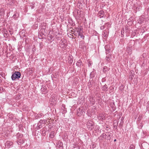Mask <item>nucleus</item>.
<instances>
[{
  "instance_id": "20",
  "label": "nucleus",
  "mask_w": 149,
  "mask_h": 149,
  "mask_svg": "<svg viewBox=\"0 0 149 149\" xmlns=\"http://www.w3.org/2000/svg\"><path fill=\"white\" fill-rule=\"evenodd\" d=\"M142 118V116H140V115L139 116V117L138 118V120L137 121V123L138 124L140 123L141 120Z\"/></svg>"
},
{
  "instance_id": "5",
  "label": "nucleus",
  "mask_w": 149,
  "mask_h": 149,
  "mask_svg": "<svg viewBox=\"0 0 149 149\" xmlns=\"http://www.w3.org/2000/svg\"><path fill=\"white\" fill-rule=\"evenodd\" d=\"M98 119L100 120H103L105 119L104 114L103 113H99L97 116Z\"/></svg>"
},
{
  "instance_id": "40",
  "label": "nucleus",
  "mask_w": 149,
  "mask_h": 149,
  "mask_svg": "<svg viewBox=\"0 0 149 149\" xmlns=\"http://www.w3.org/2000/svg\"><path fill=\"white\" fill-rule=\"evenodd\" d=\"M3 90V88L2 87H0V92H2Z\"/></svg>"
},
{
  "instance_id": "58",
  "label": "nucleus",
  "mask_w": 149,
  "mask_h": 149,
  "mask_svg": "<svg viewBox=\"0 0 149 149\" xmlns=\"http://www.w3.org/2000/svg\"><path fill=\"white\" fill-rule=\"evenodd\" d=\"M121 33H122V31H121Z\"/></svg>"
},
{
  "instance_id": "31",
  "label": "nucleus",
  "mask_w": 149,
  "mask_h": 149,
  "mask_svg": "<svg viewBox=\"0 0 149 149\" xmlns=\"http://www.w3.org/2000/svg\"><path fill=\"white\" fill-rule=\"evenodd\" d=\"M118 123L117 122V123H116V124L115 125V123L114 122L113 123L114 125L113 126V127L114 128H116V129L117 128V125H118Z\"/></svg>"
},
{
  "instance_id": "18",
  "label": "nucleus",
  "mask_w": 149,
  "mask_h": 149,
  "mask_svg": "<svg viewBox=\"0 0 149 149\" xmlns=\"http://www.w3.org/2000/svg\"><path fill=\"white\" fill-rule=\"evenodd\" d=\"M132 49L127 47L126 51L128 54H131L132 53Z\"/></svg>"
},
{
  "instance_id": "22",
  "label": "nucleus",
  "mask_w": 149,
  "mask_h": 149,
  "mask_svg": "<svg viewBox=\"0 0 149 149\" xmlns=\"http://www.w3.org/2000/svg\"><path fill=\"white\" fill-rule=\"evenodd\" d=\"M123 121L122 119L119 125H118V127L120 128H121L122 127H123Z\"/></svg>"
},
{
  "instance_id": "56",
  "label": "nucleus",
  "mask_w": 149,
  "mask_h": 149,
  "mask_svg": "<svg viewBox=\"0 0 149 149\" xmlns=\"http://www.w3.org/2000/svg\"><path fill=\"white\" fill-rule=\"evenodd\" d=\"M80 46H81V45H79V47H80Z\"/></svg>"
},
{
  "instance_id": "48",
  "label": "nucleus",
  "mask_w": 149,
  "mask_h": 149,
  "mask_svg": "<svg viewBox=\"0 0 149 149\" xmlns=\"http://www.w3.org/2000/svg\"><path fill=\"white\" fill-rule=\"evenodd\" d=\"M91 65V63H89L88 66H89L90 65Z\"/></svg>"
},
{
  "instance_id": "35",
  "label": "nucleus",
  "mask_w": 149,
  "mask_h": 149,
  "mask_svg": "<svg viewBox=\"0 0 149 149\" xmlns=\"http://www.w3.org/2000/svg\"><path fill=\"white\" fill-rule=\"evenodd\" d=\"M107 46H105V47L106 51L107 52H109V51L110 50V49H107Z\"/></svg>"
},
{
  "instance_id": "13",
  "label": "nucleus",
  "mask_w": 149,
  "mask_h": 149,
  "mask_svg": "<svg viewBox=\"0 0 149 149\" xmlns=\"http://www.w3.org/2000/svg\"><path fill=\"white\" fill-rule=\"evenodd\" d=\"M76 65L78 67H81V66L83 65V63L81 61L79 60L76 63Z\"/></svg>"
},
{
  "instance_id": "54",
  "label": "nucleus",
  "mask_w": 149,
  "mask_h": 149,
  "mask_svg": "<svg viewBox=\"0 0 149 149\" xmlns=\"http://www.w3.org/2000/svg\"><path fill=\"white\" fill-rule=\"evenodd\" d=\"M71 31H72V32H74V31H73V30Z\"/></svg>"
},
{
  "instance_id": "23",
  "label": "nucleus",
  "mask_w": 149,
  "mask_h": 149,
  "mask_svg": "<svg viewBox=\"0 0 149 149\" xmlns=\"http://www.w3.org/2000/svg\"><path fill=\"white\" fill-rule=\"evenodd\" d=\"M47 120H41L39 121V123L40 124H45L46 123V122H47Z\"/></svg>"
},
{
  "instance_id": "26",
  "label": "nucleus",
  "mask_w": 149,
  "mask_h": 149,
  "mask_svg": "<svg viewBox=\"0 0 149 149\" xmlns=\"http://www.w3.org/2000/svg\"><path fill=\"white\" fill-rule=\"evenodd\" d=\"M4 10L3 8H1L0 10V15H2L4 14Z\"/></svg>"
},
{
  "instance_id": "4",
  "label": "nucleus",
  "mask_w": 149,
  "mask_h": 149,
  "mask_svg": "<svg viewBox=\"0 0 149 149\" xmlns=\"http://www.w3.org/2000/svg\"><path fill=\"white\" fill-rule=\"evenodd\" d=\"M87 125L88 128H91V129L92 127L93 128L94 126L93 122L91 120L87 122Z\"/></svg>"
},
{
  "instance_id": "34",
  "label": "nucleus",
  "mask_w": 149,
  "mask_h": 149,
  "mask_svg": "<svg viewBox=\"0 0 149 149\" xmlns=\"http://www.w3.org/2000/svg\"><path fill=\"white\" fill-rule=\"evenodd\" d=\"M52 133V134H49L50 137L51 138H52L54 137V133L53 132Z\"/></svg>"
},
{
  "instance_id": "17",
  "label": "nucleus",
  "mask_w": 149,
  "mask_h": 149,
  "mask_svg": "<svg viewBox=\"0 0 149 149\" xmlns=\"http://www.w3.org/2000/svg\"><path fill=\"white\" fill-rule=\"evenodd\" d=\"M108 87L107 86V85L106 84H105V85H104L102 88V90L104 91H108Z\"/></svg>"
},
{
  "instance_id": "8",
  "label": "nucleus",
  "mask_w": 149,
  "mask_h": 149,
  "mask_svg": "<svg viewBox=\"0 0 149 149\" xmlns=\"http://www.w3.org/2000/svg\"><path fill=\"white\" fill-rule=\"evenodd\" d=\"M83 114V108L82 107H80L77 110V115L78 116H80Z\"/></svg>"
},
{
  "instance_id": "51",
  "label": "nucleus",
  "mask_w": 149,
  "mask_h": 149,
  "mask_svg": "<svg viewBox=\"0 0 149 149\" xmlns=\"http://www.w3.org/2000/svg\"><path fill=\"white\" fill-rule=\"evenodd\" d=\"M56 39H58V38H58V37H56Z\"/></svg>"
},
{
  "instance_id": "21",
  "label": "nucleus",
  "mask_w": 149,
  "mask_h": 149,
  "mask_svg": "<svg viewBox=\"0 0 149 149\" xmlns=\"http://www.w3.org/2000/svg\"><path fill=\"white\" fill-rule=\"evenodd\" d=\"M95 73L94 72H91L90 74V78H93L95 77Z\"/></svg>"
},
{
  "instance_id": "6",
  "label": "nucleus",
  "mask_w": 149,
  "mask_h": 149,
  "mask_svg": "<svg viewBox=\"0 0 149 149\" xmlns=\"http://www.w3.org/2000/svg\"><path fill=\"white\" fill-rule=\"evenodd\" d=\"M13 142L12 141H6V146L8 148H9L13 145Z\"/></svg>"
},
{
  "instance_id": "10",
  "label": "nucleus",
  "mask_w": 149,
  "mask_h": 149,
  "mask_svg": "<svg viewBox=\"0 0 149 149\" xmlns=\"http://www.w3.org/2000/svg\"><path fill=\"white\" fill-rule=\"evenodd\" d=\"M81 29L80 28H75V31L74 30V33H75L76 32L78 33V34H80L81 33Z\"/></svg>"
},
{
  "instance_id": "38",
  "label": "nucleus",
  "mask_w": 149,
  "mask_h": 149,
  "mask_svg": "<svg viewBox=\"0 0 149 149\" xmlns=\"http://www.w3.org/2000/svg\"><path fill=\"white\" fill-rule=\"evenodd\" d=\"M46 26L45 25L42 26H41L42 29H43V30L45 29H46Z\"/></svg>"
},
{
  "instance_id": "12",
  "label": "nucleus",
  "mask_w": 149,
  "mask_h": 149,
  "mask_svg": "<svg viewBox=\"0 0 149 149\" xmlns=\"http://www.w3.org/2000/svg\"><path fill=\"white\" fill-rule=\"evenodd\" d=\"M17 143L19 145H21L24 143V141L22 138L18 139L17 141Z\"/></svg>"
},
{
  "instance_id": "2",
  "label": "nucleus",
  "mask_w": 149,
  "mask_h": 149,
  "mask_svg": "<svg viewBox=\"0 0 149 149\" xmlns=\"http://www.w3.org/2000/svg\"><path fill=\"white\" fill-rule=\"evenodd\" d=\"M21 76V73L18 71H15L12 75L11 78L12 80L14 81L16 79H19Z\"/></svg>"
},
{
  "instance_id": "36",
  "label": "nucleus",
  "mask_w": 149,
  "mask_h": 149,
  "mask_svg": "<svg viewBox=\"0 0 149 149\" xmlns=\"http://www.w3.org/2000/svg\"><path fill=\"white\" fill-rule=\"evenodd\" d=\"M145 144H146V145H147V146H148V145L147 143H142L141 144L142 147L143 148V147H144V146L145 145Z\"/></svg>"
},
{
  "instance_id": "9",
  "label": "nucleus",
  "mask_w": 149,
  "mask_h": 149,
  "mask_svg": "<svg viewBox=\"0 0 149 149\" xmlns=\"http://www.w3.org/2000/svg\"><path fill=\"white\" fill-rule=\"evenodd\" d=\"M134 42L133 41L131 40L128 44L127 47L132 49L133 46H134Z\"/></svg>"
},
{
  "instance_id": "28",
  "label": "nucleus",
  "mask_w": 149,
  "mask_h": 149,
  "mask_svg": "<svg viewBox=\"0 0 149 149\" xmlns=\"http://www.w3.org/2000/svg\"><path fill=\"white\" fill-rule=\"evenodd\" d=\"M42 125L40 124L39 125L38 124L37 127H36V129H37V130H39L41 128H42Z\"/></svg>"
},
{
  "instance_id": "14",
  "label": "nucleus",
  "mask_w": 149,
  "mask_h": 149,
  "mask_svg": "<svg viewBox=\"0 0 149 149\" xmlns=\"http://www.w3.org/2000/svg\"><path fill=\"white\" fill-rule=\"evenodd\" d=\"M41 91L44 93H46L47 92V90L46 86H42L41 89Z\"/></svg>"
},
{
  "instance_id": "15",
  "label": "nucleus",
  "mask_w": 149,
  "mask_h": 149,
  "mask_svg": "<svg viewBox=\"0 0 149 149\" xmlns=\"http://www.w3.org/2000/svg\"><path fill=\"white\" fill-rule=\"evenodd\" d=\"M103 36L105 38H107L108 36V33L107 30H105L103 31Z\"/></svg>"
},
{
  "instance_id": "43",
  "label": "nucleus",
  "mask_w": 149,
  "mask_h": 149,
  "mask_svg": "<svg viewBox=\"0 0 149 149\" xmlns=\"http://www.w3.org/2000/svg\"><path fill=\"white\" fill-rule=\"evenodd\" d=\"M49 37L51 39L53 38L52 36L51 35H49Z\"/></svg>"
},
{
  "instance_id": "44",
  "label": "nucleus",
  "mask_w": 149,
  "mask_h": 149,
  "mask_svg": "<svg viewBox=\"0 0 149 149\" xmlns=\"http://www.w3.org/2000/svg\"><path fill=\"white\" fill-rule=\"evenodd\" d=\"M16 16V14H14L13 17V18H15Z\"/></svg>"
},
{
  "instance_id": "37",
  "label": "nucleus",
  "mask_w": 149,
  "mask_h": 149,
  "mask_svg": "<svg viewBox=\"0 0 149 149\" xmlns=\"http://www.w3.org/2000/svg\"><path fill=\"white\" fill-rule=\"evenodd\" d=\"M105 28V26L104 25L100 27V29L101 30H103Z\"/></svg>"
},
{
  "instance_id": "29",
  "label": "nucleus",
  "mask_w": 149,
  "mask_h": 149,
  "mask_svg": "<svg viewBox=\"0 0 149 149\" xmlns=\"http://www.w3.org/2000/svg\"><path fill=\"white\" fill-rule=\"evenodd\" d=\"M107 70H108V68L106 66H105V67H104L103 68V70L104 73H105L107 72Z\"/></svg>"
},
{
  "instance_id": "16",
  "label": "nucleus",
  "mask_w": 149,
  "mask_h": 149,
  "mask_svg": "<svg viewBox=\"0 0 149 149\" xmlns=\"http://www.w3.org/2000/svg\"><path fill=\"white\" fill-rule=\"evenodd\" d=\"M16 136L17 139H22L23 138V135L22 134H21L19 132L17 133L16 134Z\"/></svg>"
},
{
  "instance_id": "42",
  "label": "nucleus",
  "mask_w": 149,
  "mask_h": 149,
  "mask_svg": "<svg viewBox=\"0 0 149 149\" xmlns=\"http://www.w3.org/2000/svg\"><path fill=\"white\" fill-rule=\"evenodd\" d=\"M69 22L71 24V25L72 26L73 25V22L72 20H71L70 21H69Z\"/></svg>"
},
{
  "instance_id": "52",
  "label": "nucleus",
  "mask_w": 149,
  "mask_h": 149,
  "mask_svg": "<svg viewBox=\"0 0 149 149\" xmlns=\"http://www.w3.org/2000/svg\"><path fill=\"white\" fill-rule=\"evenodd\" d=\"M122 119L123 120V117H122V118H121V120H122Z\"/></svg>"
},
{
  "instance_id": "45",
  "label": "nucleus",
  "mask_w": 149,
  "mask_h": 149,
  "mask_svg": "<svg viewBox=\"0 0 149 149\" xmlns=\"http://www.w3.org/2000/svg\"><path fill=\"white\" fill-rule=\"evenodd\" d=\"M112 88H113V87L111 86H110L109 88V89H110L111 90Z\"/></svg>"
},
{
  "instance_id": "33",
  "label": "nucleus",
  "mask_w": 149,
  "mask_h": 149,
  "mask_svg": "<svg viewBox=\"0 0 149 149\" xmlns=\"http://www.w3.org/2000/svg\"><path fill=\"white\" fill-rule=\"evenodd\" d=\"M105 25L108 27H110V24L109 22H107L105 24Z\"/></svg>"
},
{
  "instance_id": "1",
  "label": "nucleus",
  "mask_w": 149,
  "mask_h": 149,
  "mask_svg": "<svg viewBox=\"0 0 149 149\" xmlns=\"http://www.w3.org/2000/svg\"><path fill=\"white\" fill-rule=\"evenodd\" d=\"M111 133L109 132H106L105 133L102 134L100 137L102 138V139L110 140L111 138Z\"/></svg>"
},
{
  "instance_id": "19",
  "label": "nucleus",
  "mask_w": 149,
  "mask_h": 149,
  "mask_svg": "<svg viewBox=\"0 0 149 149\" xmlns=\"http://www.w3.org/2000/svg\"><path fill=\"white\" fill-rule=\"evenodd\" d=\"M134 71H130V76L129 78L132 79L133 77H134Z\"/></svg>"
},
{
  "instance_id": "41",
  "label": "nucleus",
  "mask_w": 149,
  "mask_h": 149,
  "mask_svg": "<svg viewBox=\"0 0 149 149\" xmlns=\"http://www.w3.org/2000/svg\"><path fill=\"white\" fill-rule=\"evenodd\" d=\"M124 40L123 39H122L120 40V42H122V43L123 42H124Z\"/></svg>"
},
{
  "instance_id": "27",
  "label": "nucleus",
  "mask_w": 149,
  "mask_h": 149,
  "mask_svg": "<svg viewBox=\"0 0 149 149\" xmlns=\"http://www.w3.org/2000/svg\"><path fill=\"white\" fill-rule=\"evenodd\" d=\"M75 14H76V15L78 16H79V15H80V11H79V10H77V11H75Z\"/></svg>"
},
{
  "instance_id": "50",
  "label": "nucleus",
  "mask_w": 149,
  "mask_h": 149,
  "mask_svg": "<svg viewBox=\"0 0 149 149\" xmlns=\"http://www.w3.org/2000/svg\"><path fill=\"white\" fill-rule=\"evenodd\" d=\"M115 108L113 109V111H115Z\"/></svg>"
},
{
  "instance_id": "32",
  "label": "nucleus",
  "mask_w": 149,
  "mask_h": 149,
  "mask_svg": "<svg viewBox=\"0 0 149 149\" xmlns=\"http://www.w3.org/2000/svg\"><path fill=\"white\" fill-rule=\"evenodd\" d=\"M119 89L120 90L122 91L123 90V86L120 87H119Z\"/></svg>"
},
{
  "instance_id": "47",
  "label": "nucleus",
  "mask_w": 149,
  "mask_h": 149,
  "mask_svg": "<svg viewBox=\"0 0 149 149\" xmlns=\"http://www.w3.org/2000/svg\"><path fill=\"white\" fill-rule=\"evenodd\" d=\"M32 7H31V8L32 9H33L34 8V6H31Z\"/></svg>"
},
{
  "instance_id": "55",
  "label": "nucleus",
  "mask_w": 149,
  "mask_h": 149,
  "mask_svg": "<svg viewBox=\"0 0 149 149\" xmlns=\"http://www.w3.org/2000/svg\"><path fill=\"white\" fill-rule=\"evenodd\" d=\"M62 144V143H61V144ZM60 145H61V144Z\"/></svg>"
},
{
  "instance_id": "57",
  "label": "nucleus",
  "mask_w": 149,
  "mask_h": 149,
  "mask_svg": "<svg viewBox=\"0 0 149 149\" xmlns=\"http://www.w3.org/2000/svg\"><path fill=\"white\" fill-rule=\"evenodd\" d=\"M50 123V122H49V123Z\"/></svg>"
},
{
  "instance_id": "49",
  "label": "nucleus",
  "mask_w": 149,
  "mask_h": 149,
  "mask_svg": "<svg viewBox=\"0 0 149 149\" xmlns=\"http://www.w3.org/2000/svg\"><path fill=\"white\" fill-rule=\"evenodd\" d=\"M116 141V139H115L114 140V142H115V141Z\"/></svg>"
},
{
  "instance_id": "3",
  "label": "nucleus",
  "mask_w": 149,
  "mask_h": 149,
  "mask_svg": "<svg viewBox=\"0 0 149 149\" xmlns=\"http://www.w3.org/2000/svg\"><path fill=\"white\" fill-rule=\"evenodd\" d=\"M104 11L103 10H101L98 12L97 15V16L101 18L104 17Z\"/></svg>"
},
{
  "instance_id": "24",
  "label": "nucleus",
  "mask_w": 149,
  "mask_h": 149,
  "mask_svg": "<svg viewBox=\"0 0 149 149\" xmlns=\"http://www.w3.org/2000/svg\"><path fill=\"white\" fill-rule=\"evenodd\" d=\"M72 62H73V59L70 57H69V58H68V62L70 64H72Z\"/></svg>"
},
{
  "instance_id": "30",
  "label": "nucleus",
  "mask_w": 149,
  "mask_h": 149,
  "mask_svg": "<svg viewBox=\"0 0 149 149\" xmlns=\"http://www.w3.org/2000/svg\"><path fill=\"white\" fill-rule=\"evenodd\" d=\"M78 36H80V37L81 38H82V39H84V36L82 34L81 32V33H80V34H78Z\"/></svg>"
},
{
  "instance_id": "11",
  "label": "nucleus",
  "mask_w": 149,
  "mask_h": 149,
  "mask_svg": "<svg viewBox=\"0 0 149 149\" xmlns=\"http://www.w3.org/2000/svg\"><path fill=\"white\" fill-rule=\"evenodd\" d=\"M42 116H44V115L42 113H39L38 114L35 115V118L36 119H38L41 118Z\"/></svg>"
},
{
  "instance_id": "46",
  "label": "nucleus",
  "mask_w": 149,
  "mask_h": 149,
  "mask_svg": "<svg viewBox=\"0 0 149 149\" xmlns=\"http://www.w3.org/2000/svg\"><path fill=\"white\" fill-rule=\"evenodd\" d=\"M74 35L75 36H77V33H75L74 34Z\"/></svg>"
},
{
  "instance_id": "25",
  "label": "nucleus",
  "mask_w": 149,
  "mask_h": 149,
  "mask_svg": "<svg viewBox=\"0 0 149 149\" xmlns=\"http://www.w3.org/2000/svg\"><path fill=\"white\" fill-rule=\"evenodd\" d=\"M110 56H107L105 58V60L107 62H109L110 61Z\"/></svg>"
},
{
  "instance_id": "53",
  "label": "nucleus",
  "mask_w": 149,
  "mask_h": 149,
  "mask_svg": "<svg viewBox=\"0 0 149 149\" xmlns=\"http://www.w3.org/2000/svg\"><path fill=\"white\" fill-rule=\"evenodd\" d=\"M1 80L0 79V83H1Z\"/></svg>"
},
{
  "instance_id": "7",
  "label": "nucleus",
  "mask_w": 149,
  "mask_h": 149,
  "mask_svg": "<svg viewBox=\"0 0 149 149\" xmlns=\"http://www.w3.org/2000/svg\"><path fill=\"white\" fill-rule=\"evenodd\" d=\"M66 42V41L64 39H61L60 42V46L61 47L63 48L66 46L65 43Z\"/></svg>"
},
{
  "instance_id": "39",
  "label": "nucleus",
  "mask_w": 149,
  "mask_h": 149,
  "mask_svg": "<svg viewBox=\"0 0 149 149\" xmlns=\"http://www.w3.org/2000/svg\"><path fill=\"white\" fill-rule=\"evenodd\" d=\"M143 126V125L142 123H140L139 124V128H141Z\"/></svg>"
}]
</instances>
